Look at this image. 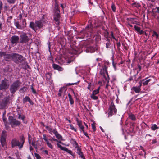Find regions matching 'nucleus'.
<instances>
[{
  "label": "nucleus",
  "mask_w": 159,
  "mask_h": 159,
  "mask_svg": "<svg viewBox=\"0 0 159 159\" xmlns=\"http://www.w3.org/2000/svg\"><path fill=\"white\" fill-rule=\"evenodd\" d=\"M76 152L79 155V157H80L83 159H85L83 152L81 151V148L79 147L77 148Z\"/></svg>",
  "instance_id": "obj_17"
},
{
  "label": "nucleus",
  "mask_w": 159,
  "mask_h": 159,
  "mask_svg": "<svg viewBox=\"0 0 159 159\" xmlns=\"http://www.w3.org/2000/svg\"><path fill=\"white\" fill-rule=\"evenodd\" d=\"M53 18L55 23L57 25H59L60 23V13H54Z\"/></svg>",
  "instance_id": "obj_13"
},
{
  "label": "nucleus",
  "mask_w": 159,
  "mask_h": 159,
  "mask_svg": "<svg viewBox=\"0 0 159 159\" xmlns=\"http://www.w3.org/2000/svg\"><path fill=\"white\" fill-rule=\"evenodd\" d=\"M92 28L90 29H83L81 31L79 32L78 34L79 35H80L83 34V35L82 38H83L85 36L86 37H89V36L91 35V33L92 31Z\"/></svg>",
  "instance_id": "obj_7"
},
{
  "label": "nucleus",
  "mask_w": 159,
  "mask_h": 159,
  "mask_svg": "<svg viewBox=\"0 0 159 159\" xmlns=\"http://www.w3.org/2000/svg\"><path fill=\"white\" fill-rule=\"evenodd\" d=\"M109 111L108 113V116H112L113 115H115L117 112V109L115 108V106L113 101H112L109 108Z\"/></svg>",
  "instance_id": "obj_6"
},
{
  "label": "nucleus",
  "mask_w": 159,
  "mask_h": 159,
  "mask_svg": "<svg viewBox=\"0 0 159 159\" xmlns=\"http://www.w3.org/2000/svg\"><path fill=\"white\" fill-rule=\"evenodd\" d=\"M132 6H134L135 7H140L141 6L140 4L139 3V2H135L133 3L132 4Z\"/></svg>",
  "instance_id": "obj_37"
},
{
  "label": "nucleus",
  "mask_w": 159,
  "mask_h": 159,
  "mask_svg": "<svg viewBox=\"0 0 159 159\" xmlns=\"http://www.w3.org/2000/svg\"><path fill=\"white\" fill-rule=\"evenodd\" d=\"M19 37L18 36L14 35L12 36L10 39L11 42L12 44H16L19 41Z\"/></svg>",
  "instance_id": "obj_16"
},
{
  "label": "nucleus",
  "mask_w": 159,
  "mask_h": 159,
  "mask_svg": "<svg viewBox=\"0 0 159 159\" xmlns=\"http://www.w3.org/2000/svg\"><path fill=\"white\" fill-rule=\"evenodd\" d=\"M68 97L69 99V101L71 105L73 104L74 103V101L70 93L68 94Z\"/></svg>",
  "instance_id": "obj_29"
},
{
  "label": "nucleus",
  "mask_w": 159,
  "mask_h": 159,
  "mask_svg": "<svg viewBox=\"0 0 159 159\" xmlns=\"http://www.w3.org/2000/svg\"><path fill=\"white\" fill-rule=\"evenodd\" d=\"M21 84V82L17 80L13 82L10 87L9 90L11 94H13L18 90Z\"/></svg>",
  "instance_id": "obj_2"
},
{
  "label": "nucleus",
  "mask_w": 159,
  "mask_h": 159,
  "mask_svg": "<svg viewBox=\"0 0 159 159\" xmlns=\"http://www.w3.org/2000/svg\"><path fill=\"white\" fill-rule=\"evenodd\" d=\"M129 118H130L133 121H135L136 119L135 116V115L134 114H132L130 115L129 116Z\"/></svg>",
  "instance_id": "obj_35"
},
{
  "label": "nucleus",
  "mask_w": 159,
  "mask_h": 159,
  "mask_svg": "<svg viewBox=\"0 0 159 159\" xmlns=\"http://www.w3.org/2000/svg\"><path fill=\"white\" fill-rule=\"evenodd\" d=\"M70 143L73 144V146L75 148H77L79 147L78 143L75 139H71L70 140Z\"/></svg>",
  "instance_id": "obj_23"
},
{
  "label": "nucleus",
  "mask_w": 159,
  "mask_h": 159,
  "mask_svg": "<svg viewBox=\"0 0 159 159\" xmlns=\"http://www.w3.org/2000/svg\"><path fill=\"white\" fill-rule=\"evenodd\" d=\"M158 127L157 126V125L156 124H155L152 125L151 129L152 130L154 131L156 129H158Z\"/></svg>",
  "instance_id": "obj_33"
},
{
  "label": "nucleus",
  "mask_w": 159,
  "mask_h": 159,
  "mask_svg": "<svg viewBox=\"0 0 159 159\" xmlns=\"http://www.w3.org/2000/svg\"><path fill=\"white\" fill-rule=\"evenodd\" d=\"M79 82H80V81H79L77 82H75V83H69L67 84V85L70 86L71 85H75V84L77 85L79 83Z\"/></svg>",
  "instance_id": "obj_50"
},
{
  "label": "nucleus",
  "mask_w": 159,
  "mask_h": 159,
  "mask_svg": "<svg viewBox=\"0 0 159 159\" xmlns=\"http://www.w3.org/2000/svg\"><path fill=\"white\" fill-rule=\"evenodd\" d=\"M152 36H155L156 37V38H158L159 37L158 34L156 33V32L154 31L153 32V34L152 35Z\"/></svg>",
  "instance_id": "obj_52"
},
{
  "label": "nucleus",
  "mask_w": 159,
  "mask_h": 159,
  "mask_svg": "<svg viewBox=\"0 0 159 159\" xmlns=\"http://www.w3.org/2000/svg\"><path fill=\"white\" fill-rule=\"evenodd\" d=\"M26 59L22 55L18 53H14L13 61L17 64H20L25 61Z\"/></svg>",
  "instance_id": "obj_3"
},
{
  "label": "nucleus",
  "mask_w": 159,
  "mask_h": 159,
  "mask_svg": "<svg viewBox=\"0 0 159 159\" xmlns=\"http://www.w3.org/2000/svg\"><path fill=\"white\" fill-rule=\"evenodd\" d=\"M9 84L7 79L4 78L0 82V90H5L9 87Z\"/></svg>",
  "instance_id": "obj_4"
},
{
  "label": "nucleus",
  "mask_w": 159,
  "mask_h": 159,
  "mask_svg": "<svg viewBox=\"0 0 159 159\" xmlns=\"http://www.w3.org/2000/svg\"><path fill=\"white\" fill-rule=\"evenodd\" d=\"M54 13H60V11L58 8V5L57 3L56 2L55 6L54 9Z\"/></svg>",
  "instance_id": "obj_22"
},
{
  "label": "nucleus",
  "mask_w": 159,
  "mask_h": 159,
  "mask_svg": "<svg viewBox=\"0 0 159 159\" xmlns=\"http://www.w3.org/2000/svg\"><path fill=\"white\" fill-rule=\"evenodd\" d=\"M76 121L77 123V125L78 126H79V127H81V126H82V122L81 121H79L78 120V119H77L76 120Z\"/></svg>",
  "instance_id": "obj_42"
},
{
  "label": "nucleus",
  "mask_w": 159,
  "mask_h": 159,
  "mask_svg": "<svg viewBox=\"0 0 159 159\" xmlns=\"http://www.w3.org/2000/svg\"><path fill=\"white\" fill-rule=\"evenodd\" d=\"M138 95H136L135 96H134L132 98H131V99H130V100L129 101V102H128V105H129V104L131 102H132L133 100V99L134 98V99H137V96Z\"/></svg>",
  "instance_id": "obj_51"
},
{
  "label": "nucleus",
  "mask_w": 159,
  "mask_h": 159,
  "mask_svg": "<svg viewBox=\"0 0 159 159\" xmlns=\"http://www.w3.org/2000/svg\"><path fill=\"white\" fill-rule=\"evenodd\" d=\"M14 25L16 26L17 29H22L23 28L22 25H21L19 23V21H17L14 22Z\"/></svg>",
  "instance_id": "obj_28"
},
{
  "label": "nucleus",
  "mask_w": 159,
  "mask_h": 159,
  "mask_svg": "<svg viewBox=\"0 0 159 159\" xmlns=\"http://www.w3.org/2000/svg\"><path fill=\"white\" fill-rule=\"evenodd\" d=\"M20 143L21 144L20 149L23 147L25 142V138L24 135H22L20 137Z\"/></svg>",
  "instance_id": "obj_20"
},
{
  "label": "nucleus",
  "mask_w": 159,
  "mask_h": 159,
  "mask_svg": "<svg viewBox=\"0 0 159 159\" xmlns=\"http://www.w3.org/2000/svg\"><path fill=\"white\" fill-rule=\"evenodd\" d=\"M57 146L61 150L64 151L65 149L66 148L65 147H62V146L57 143Z\"/></svg>",
  "instance_id": "obj_41"
},
{
  "label": "nucleus",
  "mask_w": 159,
  "mask_h": 159,
  "mask_svg": "<svg viewBox=\"0 0 159 159\" xmlns=\"http://www.w3.org/2000/svg\"><path fill=\"white\" fill-rule=\"evenodd\" d=\"M96 49L95 48L92 46H89L86 48L85 51L86 52H90L91 53H92L94 52L95 51Z\"/></svg>",
  "instance_id": "obj_18"
},
{
  "label": "nucleus",
  "mask_w": 159,
  "mask_h": 159,
  "mask_svg": "<svg viewBox=\"0 0 159 159\" xmlns=\"http://www.w3.org/2000/svg\"><path fill=\"white\" fill-rule=\"evenodd\" d=\"M8 6L6 4L4 6V9L5 11H7L8 10Z\"/></svg>",
  "instance_id": "obj_59"
},
{
  "label": "nucleus",
  "mask_w": 159,
  "mask_h": 159,
  "mask_svg": "<svg viewBox=\"0 0 159 159\" xmlns=\"http://www.w3.org/2000/svg\"><path fill=\"white\" fill-rule=\"evenodd\" d=\"M52 66L54 69L57 70L59 71H61L63 70V68L61 67L59 65L55 63H53L52 65Z\"/></svg>",
  "instance_id": "obj_19"
},
{
  "label": "nucleus",
  "mask_w": 159,
  "mask_h": 159,
  "mask_svg": "<svg viewBox=\"0 0 159 159\" xmlns=\"http://www.w3.org/2000/svg\"><path fill=\"white\" fill-rule=\"evenodd\" d=\"M66 88L63 87L60 88L59 90V92L58 93V95L59 96L61 97V93L64 90L65 91H66V89H65Z\"/></svg>",
  "instance_id": "obj_27"
},
{
  "label": "nucleus",
  "mask_w": 159,
  "mask_h": 159,
  "mask_svg": "<svg viewBox=\"0 0 159 159\" xmlns=\"http://www.w3.org/2000/svg\"><path fill=\"white\" fill-rule=\"evenodd\" d=\"M9 4H14L16 0H6Z\"/></svg>",
  "instance_id": "obj_49"
},
{
  "label": "nucleus",
  "mask_w": 159,
  "mask_h": 159,
  "mask_svg": "<svg viewBox=\"0 0 159 159\" xmlns=\"http://www.w3.org/2000/svg\"><path fill=\"white\" fill-rule=\"evenodd\" d=\"M25 116L23 115L21 117L20 119H21L22 120L24 123H26L24 121V119H25Z\"/></svg>",
  "instance_id": "obj_61"
},
{
  "label": "nucleus",
  "mask_w": 159,
  "mask_h": 159,
  "mask_svg": "<svg viewBox=\"0 0 159 159\" xmlns=\"http://www.w3.org/2000/svg\"><path fill=\"white\" fill-rule=\"evenodd\" d=\"M5 133L6 132L5 131H2L0 139L2 146L5 149V148H6V135Z\"/></svg>",
  "instance_id": "obj_8"
},
{
  "label": "nucleus",
  "mask_w": 159,
  "mask_h": 159,
  "mask_svg": "<svg viewBox=\"0 0 159 159\" xmlns=\"http://www.w3.org/2000/svg\"><path fill=\"white\" fill-rule=\"evenodd\" d=\"M83 133L85 136H86L89 139V137L88 135V134L87 132H85V131H84Z\"/></svg>",
  "instance_id": "obj_63"
},
{
  "label": "nucleus",
  "mask_w": 159,
  "mask_h": 159,
  "mask_svg": "<svg viewBox=\"0 0 159 159\" xmlns=\"http://www.w3.org/2000/svg\"><path fill=\"white\" fill-rule=\"evenodd\" d=\"M11 143L12 148H14L16 146H18L20 149L21 144H20V142L16 138H14L12 140Z\"/></svg>",
  "instance_id": "obj_12"
},
{
  "label": "nucleus",
  "mask_w": 159,
  "mask_h": 159,
  "mask_svg": "<svg viewBox=\"0 0 159 159\" xmlns=\"http://www.w3.org/2000/svg\"><path fill=\"white\" fill-rule=\"evenodd\" d=\"M70 128L71 129L74 130V131L76 132L77 130L74 128L73 126L72 125H70Z\"/></svg>",
  "instance_id": "obj_56"
},
{
  "label": "nucleus",
  "mask_w": 159,
  "mask_h": 159,
  "mask_svg": "<svg viewBox=\"0 0 159 159\" xmlns=\"http://www.w3.org/2000/svg\"><path fill=\"white\" fill-rule=\"evenodd\" d=\"M80 130L81 131H82L83 132L84 131V127L83 126H81V127H80Z\"/></svg>",
  "instance_id": "obj_62"
},
{
  "label": "nucleus",
  "mask_w": 159,
  "mask_h": 159,
  "mask_svg": "<svg viewBox=\"0 0 159 159\" xmlns=\"http://www.w3.org/2000/svg\"><path fill=\"white\" fill-rule=\"evenodd\" d=\"M26 20L25 19H22V26L23 28L26 26Z\"/></svg>",
  "instance_id": "obj_36"
},
{
  "label": "nucleus",
  "mask_w": 159,
  "mask_h": 159,
  "mask_svg": "<svg viewBox=\"0 0 159 159\" xmlns=\"http://www.w3.org/2000/svg\"><path fill=\"white\" fill-rule=\"evenodd\" d=\"M152 12L154 14L155 13H159V7H156L155 8L152 9Z\"/></svg>",
  "instance_id": "obj_31"
},
{
  "label": "nucleus",
  "mask_w": 159,
  "mask_h": 159,
  "mask_svg": "<svg viewBox=\"0 0 159 159\" xmlns=\"http://www.w3.org/2000/svg\"><path fill=\"white\" fill-rule=\"evenodd\" d=\"M12 18V17L11 16H10L8 17L7 20V21L8 23H10L11 20Z\"/></svg>",
  "instance_id": "obj_53"
},
{
  "label": "nucleus",
  "mask_w": 159,
  "mask_h": 159,
  "mask_svg": "<svg viewBox=\"0 0 159 159\" xmlns=\"http://www.w3.org/2000/svg\"><path fill=\"white\" fill-rule=\"evenodd\" d=\"M107 67L105 65L102 69H101L100 71V73L105 79V81L108 80V82H109L110 78L107 71Z\"/></svg>",
  "instance_id": "obj_5"
},
{
  "label": "nucleus",
  "mask_w": 159,
  "mask_h": 159,
  "mask_svg": "<svg viewBox=\"0 0 159 159\" xmlns=\"http://www.w3.org/2000/svg\"><path fill=\"white\" fill-rule=\"evenodd\" d=\"M138 33H139L140 34H144V31L142 30H140L139 32Z\"/></svg>",
  "instance_id": "obj_64"
},
{
  "label": "nucleus",
  "mask_w": 159,
  "mask_h": 159,
  "mask_svg": "<svg viewBox=\"0 0 159 159\" xmlns=\"http://www.w3.org/2000/svg\"><path fill=\"white\" fill-rule=\"evenodd\" d=\"M151 80V79H148V80H146L143 83V85H147L148 84V82H150Z\"/></svg>",
  "instance_id": "obj_45"
},
{
  "label": "nucleus",
  "mask_w": 159,
  "mask_h": 159,
  "mask_svg": "<svg viewBox=\"0 0 159 159\" xmlns=\"http://www.w3.org/2000/svg\"><path fill=\"white\" fill-rule=\"evenodd\" d=\"M11 97L9 96L4 97L2 100L1 103V105L3 107L6 106L7 104L10 103V101Z\"/></svg>",
  "instance_id": "obj_10"
},
{
  "label": "nucleus",
  "mask_w": 159,
  "mask_h": 159,
  "mask_svg": "<svg viewBox=\"0 0 159 159\" xmlns=\"http://www.w3.org/2000/svg\"><path fill=\"white\" fill-rule=\"evenodd\" d=\"M134 28L135 29V30L138 33L140 31V27H138L136 25H134Z\"/></svg>",
  "instance_id": "obj_46"
},
{
  "label": "nucleus",
  "mask_w": 159,
  "mask_h": 159,
  "mask_svg": "<svg viewBox=\"0 0 159 159\" xmlns=\"http://www.w3.org/2000/svg\"><path fill=\"white\" fill-rule=\"evenodd\" d=\"M107 42L106 43V47L107 48H111V43L110 40L108 39V38H107L106 40Z\"/></svg>",
  "instance_id": "obj_24"
},
{
  "label": "nucleus",
  "mask_w": 159,
  "mask_h": 159,
  "mask_svg": "<svg viewBox=\"0 0 159 159\" xmlns=\"http://www.w3.org/2000/svg\"><path fill=\"white\" fill-rule=\"evenodd\" d=\"M10 123L12 127H13L14 125L19 126L20 124V121L16 120L15 119L13 118L10 120Z\"/></svg>",
  "instance_id": "obj_14"
},
{
  "label": "nucleus",
  "mask_w": 159,
  "mask_h": 159,
  "mask_svg": "<svg viewBox=\"0 0 159 159\" xmlns=\"http://www.w3.org/2000/svg\"><path fill=\"white\" fill-rule=\"evenodd\" d=\"M92 128L94 131H95L96 130V127L95 125V124L93 123L92 124Z\"/></svg>",
  "instance_id": "obj_58"
},
{
  "label": "nucleus",
  "mask_w": 159,
  "mask_h": 159,
  "mask_svg": "<svg viewBox=\"0 0 159 159\" xmlns=\"http://www.w3.org/2000/svg\"><path fill=\"white\" fill-rule=\"evenodd\" d=\"M111 7L113 11L114 12L116 11V8L115 5L114 4V3H112V4L111 6Z\"/></svg>",
  "instance_id": "obj_44"
},
{
  "label": "nucleus",
  "mask_w": 159,
  "mask_h": 159,
  "mask_svg": "<svg viewBox=\"0 0 159 159\" xmlns=\"http://www.w3.org/2000/svg\"><path fill=\"white\" fill-rule=\"evenodd\" d=\"M145 80L143 79L139 82V85L138 86H133L131 89L132 90H133L136 93H139L141 90V87L142 86V82L144 81Z\"/></svg>",
  "instance_id": "obj_11"
},
{
  "label": "nucleus",
  "mask_w": 159,
  "mask_h": 159,
  "mask_svg": "<svg viewBox=\"0 0 159 159\" xmlns=\"http://www.w3.org/2000/svg\"><path fill=\"white\" fill-rule=\"evenodd\" d=\"M20 43H25L28 42L30 40V39L27 35L26 34L24 33L20 35Z\"/></svg>",
  "instance_id": "obj_9"
},
{
  "label": "nucleus",
  "mask_w": 159,
  "mask_h": 159,
  "mask_svg": "<svg viewBox=\"0 0 159 159\" xmlns=\"http://www.w3.org/2000/svg\"><path fill=\"white\" fill-rule=\"evenodd\" d=\"M43 139L46 142L48 140V139H47V138L46 137V136L45 134H43Z\"/></svg>",
  "instance_id": "obj_60"
},
{
  "label": "nucleus",
  "mask_w": 159,
  "mask_h": 159,
  "mask_svg": "<svg viewBox=\"0 0 159 159\" xmlns=\"http://www.w3.org/2000/svg\"><path fill=\"white\" fill-rule=\"evenodd\" d=\"M136 75H134L133 76L130 77L129 79V81H131L133 80H135L136 81H138V80H136Z\"/></svg>",
  "instance_id": "obj_38"
},
{
  "label": "nucleus",
  "mask_w": 159,
  "mask_h": 159,
  "mask_svg": "<svg viewBox=\"0 0 159 159\" xmlns=\"http://www.w3.org/2000/svg\"><path fill=\"white\" fill-rule=\"evenodd\" d=\"M27 89V87L25 86H24L23 87L21 88L19 92L20 93H24L26 92Z\"/></svg>",
  "instance_id": "obj_30"
},
{
  "label": "nucleus",
  "mask_w": 159,
  "mask_h": 159,
  "mask_svg": "<svg viewBox=\"0 0 159 159\" xmlns=\"http://www.w3.org/2000/svg\"><path fill=\"white\" fill-rule=\"evenodd\" d=\"M46 144L51 149H52L53 148V146L49 142L48 140L46 142Z\"/></svg>",
  "instance_id": "obj_40"
},
{
  "label": "nucleus",
  "mask_w": 159,
  "mask_h": 159,
  "mask_svg": "<svg viewBox=\"0 0 159 159\" xmlns=\"http://www.w3.org/2000/svg\"><path fill=\"white\" fill-rule=\"evenodd\" d=\"M30 98L28 96H25L23 100V103L25 104L27 102H28Z\"/></svg>",
  "instance_id": "obj_34"
},
{
  "label": "nucleus",
  "mask_w": 159,
  "mask_h": 159,
  "mask_svg": "<svg viewBox=\"0 0 159 159\" xmlns=\"http://www.w3.org/2000/svg\"><path fill=\"white\" fill-rule=\"evenodd\" d=\"M99 92H98L96 90H93L92 92V95H96L99 93Z\"/></svg>",
  "instance_id": "obj_57"
},
{
  "label": "nucleus",
  "mask_w": 159,
  "mask_h": 159,
  "mask_svg": "<svg viewBox=\"0 0 159 159\" xmlns=\"http://www.w3.org/2000/svg\"><path fill=\"white\" fill-rule=\"evenodd\" d=\"M5 54L4 55H2L4 56V60L7 61H9L11 58H12L13 60V56L14 55V53L10 54H6V52H5Z\"/></svg>",
  "instance_id": "obj_15"
},
{
  "label": "nucleus",
  "mask_w": 159,
  "mask_h": 159,
  "mask_svg": "<svg viewBox=\"0 0 159 159\" xmlns=\"http://www.w3.org/2000/svg\"><path fill=\"white\" fill-rule=\"evenodd\" d=\"M44 22V21L42 20H36L34 23L31 22L29 25V27L36 32L37 30L43 28Z\"/></svg>",
  "instance_id": "obj_1"
},
{
  "label": "nucleus",
  "mask_w": 159,
  "mask_h": 159,
  "mask_svg": "<svg viewBox=\"0 0 159 159\" xmlns=\"http://www.w3.org/2000/svg\"><path fill=\"white\" fill-rule=\"evenodd\" d=\"M135 18H127V20L128 21L130 22L131 23L133 24H135L138 25L137 23V21L134 20V19H135Z\"/></svg>",
  "instance_id": "obj_25"
},
{
  "label": "nucleus",
  "mask_w": 159,
  "mask_h": 159,
  "mask_svg": "<svg viewBox=\"0 0 159 159\" xmlns=\"http://www.w3.org/2000/svg\"><path fill=\"white\" fill-rule=\"evenodd\" d=\"M64 151L66 152H67L68 153L72 155V152L71 150H69L66 147L65 148V149Z\"/></svg>",
  "instance_id": "obj_43"
},
{
  "label": "nucleus",
  "mask_w": 159,
  "mask_h": 159,
  "mask_svg": "<svg viewBox=\"0 0 159 159\" xmlns=\"http://www.w3.org/2000/svg\"><path fill=\"white\" fill-rule=\"evenodd\" d=\"M91 98L93 100H97L98 98V97L95 96V95H91Z\"/></svg>",
  "instance_id": "obj_47"
},
{
  "label": "nucleus",
  "mask_w": 159,
  "mask_h": 159,
  "mask_svg": "<svg viewBox=\"0 0 159 159\" xmlns=\"http://www.w3.org/2000/svg\"><path fill=\"white\" fill-rule=\"evenodd\" d=\"M31 90H32V92L34 94H36L37 92H36V90H35L34 89L33 87V85H32L31 86Z\"/></svg>",
  "instance_id": "obj_55"
},
{
  "label": "nucleus",
  "mask_w": 159,
  "mask_h": 159,
  "mask_svg": "<svg viewBox=\"0 0 159 159\" xmlns=\"http://www.w3.org/2000/svg\"><path fill=\"white\" fill-rule=\"evenodd\" d=\"M70 52L72 54H76L79 53L77 48H75L74 47H71V49L70 50Z\"/></svg>",
  "instance_id": "obj_21"
},
{
  "label": "nucleus",
  "mask_w": 159,
  "mask_h": 159,
  "mask_svg": "<svg viewBox=\"0 0 159 159\" xmlns=\"http://www.w3.org/2000/svg\"><path fill=\"white\" fill-rule=\"evenodd\" d=\"M53 133L55 135L56 137L58 139H62V136L58 133V132L55 129H54L53 131Z\"/></svg>",
  "instance_id": "obj_26"
},
{
  "label": "nucleus",
  "mask_w": 159,
  "mask_h": 159,
  "mask_svg": "<svg viewBox=\"0 0 159 159\" xmlns=\"http://www.w3.org/2000/svg\"><path fill=\"white\" fill-rule=\"evenodd\" d=\"M51 73L50 72H48L45 75L47 79L48 80H50L51 78Z\"/></svg>",
  "instance_id": "obj_39"
},
{
  "label": "nucleus",
  "mask_w": 159,
  "mask_h": 159,
  "mask_svg": "<svg viewBox=\"0 0 159 159\" xmlns=\"http://www.w3.org/2000/svg\"><path fill=\"white\" fill-rule=\"evenodd\" d=\"M35 156L37 159H41V157L40 155L37 153H35Z\"/></svg>",
  "instance_id": "obj_54"
},
{
  "label": "nucleus",
  "mask_w": 159,
  "mask_h": 159,
  "mask_svg": "<svg viewBox=\"0 0 159 159\" xmlns=\"http://www.w3.org/2000/svg\"><path fill=\"white\" fill-rule=\"evenodd\" d=\"M3 9V3L1 0H0V14L1 13V10Z\"/></svg>",
  "instance_id": "obj_48"
},
{
  "label": "nucleus",
  "mask_w": 159,
  "mask_h": 159,
  "mask_svg": "<svg viewBox=\"0 0 159 159\" xmlns=\"http://www.w3.org/2000/svg\"><path fill=\"white\" fill-rule=\"evenodd\" d=\"M45 128L47 130H48L49 131V133L50 134H52V133H53V131L54 130V129L52 130V128H50V127L48 126H45Z\"/></svg>",
  "instance_id": "obj_32"
}]
</instances>
